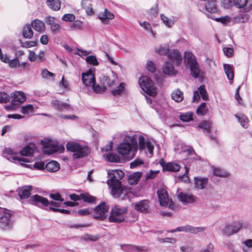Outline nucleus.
<instances>
[{"instance_id": "obj_1", "label": "nucleus", "mask_w": 252, "mask_h": 252, "mask_svg": "<svg viewBox=\"0 0 252 252\" xmlns=\"http://www.w3.org/2000/svg\"><path fill=\"white\" fill-rule=\"evenodd\" d=\"M110 179L107 183L111 189V194L115 198L125 200L128 198L130 189L122 186L121 180L124 177V172L121 170H112L108 172Z\"/></svg>"}, {"instance_id": "obj_2", "label": "nucleus", "mask_w": 252, "mask_h": 252, "mask_svg": "<svg viewBox=\"0 0 252 252\" xmlns=\"http://www.w3.org/2000/svg\"><path fill=\"white\" fill-rule=\"evenodd\" d=\"M137 149V142L134 134L126 135L124 138V142L119 144L118 147V153L122 155H128L129 159L134 158Z\"/></svg>"}, {"instance_id": "obj_3", "label": "nucleus", "mask_w": 252, "mask_h": 252, "mask_svg": "<svg viewBox=\"0 0 252 252\" xmlns=\"http://www.w3.org/2000/svg\"><path fill=\"white\" fill-rule=\"evenodd\" d=\"M127 208L126 207H121L115 205L111 210L108 220L110 222L119 223L126 221L127 219L126 215L127 213Z\"/></svg>"}, {"instance_id": "obj_4", "label": "nucleus", "mask_w": 252, "mask_h": 252, "mask_svg": "<svg viewBox=\"0 0 252 252\" xmlns=\"http://www.w3.org/2000/svg\"><path fill=\"white\" fill-rule=\"evenodd\" d=\"M66 149L68 151L73 153L74 158H80L87 156L89 151L88 147L76 142H69L66 144Z\"/></svg>"}, {"instance_id": "obj_5", "label": "nucleus", "mask_w": 252, "mask_h": 252, "mask_svg": "<svg viewBox=\"0 0 252 252\" xmlns=\"http://www.w3.org/2000/svg\"><path fill=\"white\" fill-rule=\"evenodd\" d=\"M184 62L189 65L191 75L195 78H198L199 74V64L193 54L186 52L184 54Z\"/></svg>"}, {"instance_id": "obj_6", "label": "nucleus", "mask_w": 252, "mask_h": 252, "mask_svg": "<svg viewBox=\"0 0 252 252\" xmlns=\"http://www.w3.org/2000/svg\"><path fill=\"white\" fill-rule=\"evenodd\" d=\"M138 83L141 89L146 94L151 96L156 95V88L153 81L149 77L147 76H142L140 78Z\"/></svg>"}, {"instance_id": "obj_7", "label": "nucleus", "mask_w": 252, "mask_h": 252, "mask_svg": "<svg viewBox=\"0 0 252 252\" xmlns=\"http://www.w3.org/2000/svg\"><path fill=\"white\" fill-rule=\"evenodd\" d=\"M109 206L105 202H101L94 209L93 217L98 220H103L107 217Z\"/></svg>"}, {"instance_id": "obj_8", "label": "nucleus", "mask_w": 252, "mask_h": 252, "mask_svg": "<svg viewBox=\"0 0 252 252\" xmlns=\"http://www.w3.org/2000/svg\"><path fill=\"white\" fill-rule=\"evenodd\" d=\"M157 194L159 201L160 205L161 206L168 207L170 209H174V204L172 201L169 199L168 194L164 189H160L157 191Z\"/></svg>"}, {"instance_id": "obj_9", "label": "nucleus", "mask_w": 252, "mask_h": 252, "mask_svg": "<svg viewBox=\"0 0 252 252\" xmlns=\"http://www.w3.org/2000/svg\"><path fill=\"white\" fill-rule=\"evenodd\" d=\"M43 152L46 155H51L58 151V143L50 139H44L41 141Z\"/></svg>"}, {"instance_id": "obj_10", "label": "nucleus", "mask_w": 252, "mask_h": 252, "mask_svg": "<svg viewBox=\"0 0 252 252\" xmlns=\"http://www.w3.org/2000/svg\"><path fill=\"white\" fill-rule=\"evenodd\" d=\"M243 226V223L241 221H234L231 223L226 225L221 230L223 235L230 236L237 233Z\"/></svg>"}, {"instance_id": "obj_11", "label": "nucleus", "mask_w": 252, "mask_h": 252, "mask_svg": "<svg viewBox=\"0 0 252 252\" xmlns=\"http://www.w3.org/2000/svg\"><path fill=\"white\" fill-rule=\"evenodd\" d=\"M12 214L10 211L4 210L0 217V227L2 229L7 230L11 228L13 222L11 219Z\"/></svg>"}, {"instance_id": "obj_12", "label": "nucleus", "mask_w": 252, "mask_h": 252, "mask_svg": "<svg viewBox=\"0 0 252 252\" xmlns=\"http://www.w3.org/2000/svg\"><path fill=\"white\" fill-rule=\"evenodd\" d=\"M26 100V96L22 92H15L13 94V97L12 101V104L7 105L5 108L7 110L14 109L13 105H19L23 103Z\"/></svg>"}, {"instance_id": "obj_13", "label": "nucleus", "mask_w": 252, "mask_h": 252, "mask_svg": "<svg viewBox=\"0 0 252 252\" xmlns=\"http://www.w3.org/2000/svg\"><path fill=\"white\" fill-rule=\"evenodd\" d=\"M82 80L86 86H91L95 82L94 76L92 70L89 69L85 73L82 74Z\"/></svg>"}, {"instance_id": "obj_14", "label": "nucleus", "mask_w": 252, "mask_h": 252, "mask_svg": "<svg viewBox=\"0 0 252 252\" xmlns=\"http://www.w3.org/2000/svg\"><path fill=\"white\" fill-rule=\"evenodd\" d=\"M200 96L204 100L208 99L207 91L205 88V86L201 85L198 89V90L194 92L193 96V101L197 102L200 99Z\"/></svg>"}, {"instance_id": "obj_15", "label": "nucleus", "mask_w": 252, "mask_h": 252, "mask_svg": "<svg viewBox=\"0 0 252 252\" xmlns=\"http://www.w3.org/2000/svg\"><path fill=\"white\" fill-rule=\"evenodd\" d=\"M178 198L184 205L193 203L195 202L196 198L192 194L184 192L179 193Z\"/></svg>"}, {"instance_id": "obj_16", "label": "nucleus", "mask_w": 252, "mask_h": 252, "mask_svg": "<svg viewBox=\"0 0 252 252\" xmlns=\"http://www.w3.org/2000/svg\"><path fill=\"white\" fill-rule=\"evenodd\" d=\"M159 163L162 166L163 171L177 172L180 168V166L179 164L174 162L165 163L163 159L160 160Z\"/></svg>"}, {"instance_id": "obj_17", "label": "nucleus", "mask_w": 252, "mask_h": 252, "mask_svg": "<svg viewBox=\"0 0 252 252\" xmlns=\"http://www.w3.org/2000/svg\"><path fill=\"white\" fill-rule=\"evenodd\" d=\"M29 201V203L32 205H38L40 203L44 206L49 205V201L46 198L38 194L32 196Z\"/></svg>"}, {"instance_id": "obj_18", "label": "nucleus", "mask_w": 252, "mask_h": 252, "mask_svg": "<svg viewBox=\"0 0 252 252\" xmlns=\"http://www.w3.org/2000/svg\"><path fill=\"white\" fill-rule=\"evenodd\" d=\"M116 79V74L113 71H112L109 75L104 76L101 81L105 86L107 85L109 87H112L114 84Z\"/></svg>"}, {"instance_id": "obj_19", "label": "nucleus", "mask_w": 252, "mask_h": 252, "mask_svg": "<svg viewBox=\"0 0 252 252\" xmlns=\"http://www.w3.org/2000/svg\"><path fill=\"white\" fill-rule=\"evenodd\" d=\"M168 56L172 62L179 65L182 61V57L177 50H173L168 54Z\"/></svg>"}, {"instance_id": "obj_20", "label": "nucleus", "mask_w": 252, "mask_h": 252, "mask_svg": "<svg viewBox=\"0 0 252 252\" xmlns=\"http://www.w3.org/2000/svg\"><path fill=\"white\" fill-rule=\"evenodd\" d=\"M114 18L113 14L109 11L107 9H105L103 13L99 15V18L101 22L105 24L108 23L109 20L113 19Z\"/></svg>"}, {"instance_id": "obj_21", "label": "nucleus", "mask_w": 252, "mask_h": 252, "mask_svg": "<svg viewBox=\"0 0 252 252\" xmlns=\"http://www.w3.org/2000/svg\"><path fill=\"white\" fill-rule=\"evenodd\" d=\"M135 209L141 213L148 212L149 204L147 200H143L137 202L135 205Z\"/></svg>"}, {"instance_id": "obj_22", "label": "nucleus", "mask_w": 252, "mask_h": 252, "mask_svg": "<svg viewBox=\"0 0 252 252\" xmlns=\"http://www.w3.org/2000/svg\"><path fill=\"white\" fill-rule=\"evenodd\" d=\"M31 25L33 29L38 32H44L46 28L44 23L38 19L32 21Z\"/></svg>"}, {"instance_id": "obj_23", "label": "nucleus", "mask_w": 252, "mask_h": 252, "mask_svg": "<svg viewBox=\"0 0 252 252\" xmlns=\"http://www.w3.org/2000/svg\"><path fill=\"white\" fill-rule=\"evenodd\" d=\"M32 189V187L31 186H25L21 188L18 192L20 198L22 199L28 198L31 195Z\"/></svg>"}, {"instance_id": "obj_24", "label": "nucleus", "mask_w": 252, "mask_h": 252, "mask_svg": "<svg viewBox=\"0 0 252 252\" xmlns=\"http://www.w3.org/2000/svg\"><path fill=\"white\" fill-rule=\"evenodd\" d=\"M195 187L198 189H203L207 185L208 179L207 178L194 177Z\"/></svg>"}, {"instance_id": "obj_25", "label": "nucleus", "mask_w": 252, "mask_h": 252, "mask_svg": "<svg viewBox=\"0 0 252 252\" xmlns=\"http://www.w3.org/2000/svg\"><path fill=\"white\" fill-rule=\"evenodd\" d=\"M142 175V172H136L129 175L128 177V184L130 185L137 184Z\"/></svg>"}, {"instance_id": "obj_26", "label": "nucleus", "mask_w": 252, "mask_h": 252, "mask_svg": "<svg viewBox=\"0 0 252 252\" xmlns=\"http://www.w3.org/2000/svg\"><path fill=\"white\" fill-rule=\"evenodd\" d=\"M47 6L54 11H58L61 8V1L59 0H46Z\"/></svg>"}, {"instance_id": "obj_27", "label": "nucleus", "mask_w": 252, "mask_h": 252, "mask_svg": "<svg viewBox=\"0 0 252 252\" xmlns=\"http://www.w3.org/2000/svg\"><path fill=\"white\" fill-rule=\"evenodd\" d=\"M162 71L164 74L169 75H173L176 73V71L174 69L173 65L168 62H165L163 64Z\"/></svg>"}, {"instance_id": "obj_28", "label": "nucleus", "mask_w": 252, "mask_h": 252, "mask_svg": "<svg viewBox=\"0 0 252 252\" xmlns=\"http://www.w3.org/2000/svg\"><path fill=\"white\" fill-rule=\"evenodd\" d=\"M82 7L86 11V13L91 15L94 13L92 7V2L90 0H83L81 2Z\"/></svg>"}, {"instance_id": "obj_29", "label": "nucleus", "mask_w": 252, "mask_h": 252, "mask_svg": "<svg viewBox=\"0 0 252 252\" xmlns=\"http://www.w3.org/2000/svg\"><path fill=\"white\" fill-rule=\"evenodd\" d=\"M45 168L48 172H55L59 170L60 164L56 161H51L45 165Z\"/></svg>"}, {"instance_id": "obj_30", "label": "nucleus", "mask_w": 252, "mask_h": 252, "mask_svg": "<svg viewBox=\"0 0 252 252\" xmlns=\"http://www.w3.org/2000/svg\"><path fill=\"white\" fill-rule=\"evenodd\" d=\"M33 31L32 29V26L30 24L26 25L23 29L22 34L26 38L31 39L33 36Z\"/></svg>"}, {"instance_id": "obj_31", "label": "nucleus", "mask_w": 252, "mask_h": 252, "mask_svg": "<svg viewBox=\"0 0 252 252\" xmlns=\"http://www.w3.org/2000/svg\"><path fill=\"white\" fill-rule=\"evenodd\" d=\"M52 104L55 108L59 111H63L64 109H67L69 107L67 104L57 100L53 101L52 102Z\"/></svg>"}, {"instance_id": "obj_32", "label": "nucleus", "mask_w": 252, "mask_h": 252, "mask_svg": "<svg viewBox=\"0 0 252 252\" xmlns=\"http://www.w3.org/2000/svg\"><path fill=\"white\" fill-rule=\"evenodd\" d=\"M103 157L106 160L110 162L117 163L120 161V157L116 154L112 153L105 154L103 155Z\"/></svg>"}, {"instance_id": "obj_33", "label": "nucleus", "mask_w": 252, "mask_h": 252, "mask_svg": "<svg viewBox=\"0 0 252 252\" xmlns=\"http://www.w3.org/2000/svg\"><path fill=\"white\" fill-rule=\"evenodd\" d=\"M213 173L215 176L221 178L227 177L229 175V173L226 171L217 167L213 168Z\"/></svg>"}, {"instance_id": "obj_34", "label": "nucleus", "mask_w": 252, "mask_h": 252, "mask_svg": "<svg viewBox=\"0 0 252 252\" xmlns=\"http://www.w3.org/2000/svg\"><path fill=\"white\" fill-rule=\"evenodd\" d=\"M171 97L176 102H181L184 98L183 94L180 90L177 89L172 92L171 94Z\"/></svg>"}, {"instance_id": "obj_35", "label": "nucleus", "mask_w": 252, "mask_h": 252, "mask_svg": "<svg viewBox=\"0 0 252 252\" xmlns=\"http://www.w3.org/2000/svg\"><path fill=\"white\" fill-rule=\"evenodd\" d=\"M224 70L225 73L229 80H231L234 77V72L232 67L231 65L227 64L223 65Z\"/></svg>"}, {"instance_id": "obj_36", "label": "nucleus", "mask_w": 252, "mask_h": 252, "mask_svg": "<svg viewBox=\"0 0 252 252\" xmlns=\"http://www.w3.org/2000/svg\"><path fill=\"white\" fill-rule=\"evenodd\" d=\"M34 145H32V147L29 146H26L20 151L21 155L24 156H32L34 152Z\"/></svg>"}, {"instance_id": "obj_37", "label": "nucleus", "mask_w": 252, "mask_h": 252, "mask_svg": "<svg viewBox=\"0 0 252 252\" xmlns=\"http://www.w3.org/2000/svg\"><path fill=\"white\" fill-rule=\"evenodd\" d=\"M205 229L203 227H193L190 225H186V232H189L192 234H197L199 232L204 231Z\"/></svg>"}, {"instance_id": "obj_38", "label": "nucleus", "mask_w": 252, "mask_h": 252, "mask_svg": "<svg viewBox=\"0 0 252 252\" xmlns=\"http://www.w3.org/2000/svg\"><path fill=\"white\" fill-rule=\"evenodd\" d=\"M210 126L211 124L209 122L204 121L199 123L198 127L203 129V132L209 133L210 130Z\"/></svg>"}, {"instance_id": "obj_39", "label": "nucleus", "mask_w": 252, "mask_h": 252, "mask_svg": "<svg viewBox=\"0 0 252 252\" xmlns=\"http://www.w3.org/2000/svg\"><path fill=\"white\" fill-rule=\"evenodd\" d=\"M81 199L85 202L92 203L95 200V197L90 195L89 193H81Z\"/></svg>"}, {"instance_id": "obj_40", "label": "nucleus", "mask_w": 252, "mask_h": 252, "mask_svg": "<svg viewBox=\"0 0 252 252\" xmlns=\"http://www.w3.org/2000/svg\"><path fill=\"white\" fill-rule=\"evenodd\" d=\"M70 28L73 31L81 30L83 29L82 22L80 20H74L70 26Z\"/></svg>"}, {"instance_id": "obj_41", "label": "nucleus", "mask_w": 252, "mask_h": 252, "mask_svg": "<svg viewBox=\"0 0 252 252\" xmlns=\"http://www.w3.org/2000/svg\"><path fill=\"white\" fill-rule=\"evenodd\" d=\"M156 52L160 55H168L169 48L167 45L160 46L155 49Z\"/></svg>"}, {"instance_id": "obj_42", "label": "nucleus", "mask_w": 252, "mask_h": 252, "mask_svg": "<svg viewBox=\"0 0 252 252\" xmlns=\"http://www.w3.org/2000/svg\"><path fill=\"white\" fill-rule=\"evenodd\" d=\"M125 84L124 83H120L117 89L112 90V93L114 95L121 94L125 90Z\"/></svg>"}, {"instance_id": "obj_43", "label": "nucleus", "mask_w": 252, "mask_h": 252, "mask_svg": "<svg viewBox=\"0 0 252 252\" xmlns=\"http://www.w3.org/2000/svg\"><path fill=\"white\" fill-rule=\"evenodd\" d=\"M19 41L21 43L22 47L27 48L34 47L37 45L36 41H26L23 42L21 39H20Z\"/></svg>"}, {"instance_id": "obj_44", "label": "nucleus", "mask_w": 252, "mask_h": 252, "mask_svg": "<svg viewBox=\"0 0 252 252\" xmlns=\"http://www.w3.org/2000/svg\"><path fill=\"white\" fill-rule=\"evenodd\" d=\"M34 111L33 107L31 104H28L24 106L21 108V112L24 114H29L33 113Z\"/></svg>"}, {"instance_id": "obj_45", "label": "nucleus", "mask_w": 252, "mask_h": 252, "mask_svg": "<svg viewBox=\"0 0 252 252\" xmlns=\"http://www.w3.org/2000/svg\"><path fill=\"white\" fill-rule=\"evenodd\" d=\"M181 120L183 122H188L191 121L192 118V113L191 112H188L184 113L180 116Z\"/></svg>"}, {"instance_id": "obj_46", "label": "nucleus", "mask_w": 252, "mask_h": 252, "mask_svg": "<svg viewBox=\"0 0 252 252\" xmlns=\"http://www.w3.org/2000/svg\"><path fill=\"white\" fill-rule=\"evenodd\" d=\"M75 19V16L71 13L65 14L62 17V20L63 21L68 22H73Z\"/></svg>"}, {"instance_id": "obj_47", "label": "nucleus", "mask_w": 252, "mask_h": 252, "mask_svg": "<svg viewBox=\"0 0 252 252\" xmlns=\"http://www.w3.org/2000/svg\"><path fill=\"white\" fill-rule=\"evenodd\" d=\"M236 117L238 119L239 123L241 126L245 128H247L248 126V120L245 116L239 117L237 115H235Z\"/></svg>"}, {"instance_id": "obj_48", "label": "nucleus", "mask_w": 252, "mask_h": 252, "mask_svg": "<svg viewBox=\"0 0 252 252\" xmlns=\"http://www.w3.org/2000/svg\"><path fill=\"white\" fill-rule=\"evenodd\" d=\"M91 86L92 87L93 91L96 93H102L104 92L106 89V86H105L104 85L103 86H100L99 85H95L94 83V85H93Z\"/></svg>"}, {"instance_id": "obj_49", "label": "nucleus", "mask_w": 252, "mask_h": 252, "mask_svg": "<svg viewBox=\"0 0 252 252\" xmlns=\"http://www.w3.org/2000/svg\"><path fill=\"white\" fill-rule=\"evenodd\" d=\"M161 18L164 24L168 27H171L174 24L172 20L168 18L163 14H161Z\"/></svg>"}, {"instance_id": "obj_50", "label": "nucleus", "mask_w": 252, "mask_h": 252, "mask_svg": "<svg viewBox=\"0 0 252 252\" xmlns=\"http://www.w3.org/2000/svg\"><path fill=\"white\" fill-rule=\"evenodd\" d=\"M86 60L88 63L91 65H97L98 64V62L96 57L94 56L91 55L87 57Z\"/></svg>"}, {"instance_id": "obj_51", "label": "nucleus", "mask_w": 252, "mask_h": 252, "mask_svg": "<svg viewBox=\"0 0 252 252\" xmlns=\"http://www.w3.org/2000/svg\"><path fill=\"white\" fill-rule=\"evenodd\" d=\"M207 111L206 105L205 102L202 103L196 110L197 114L204 115Z\"/></svg>"}, {"instance_id": "obj_52", "label": "nucleus", "mask_w": 252, "mask_h": 252, "mask_svg": "<svg viewBox=\"0 0 252 252\" xmlns=\"http://www.w3.org/2000/svg\"><path fill=\"white\" fill-rule=\"evenodd\" d=\"M141 27L143 28L145 30L150 32L151 34L154 36V33L152 30L150 24L146 22H139Z\"/></svg>"}, {"instance_id": "obj_53", "label": "nucleus", "mask_w": 252, "mask_h": 252, "mask_svg": "<svg viewBox=\"0 0 252 252\" xmlns=\"http://www.w3.org/2000/svg\"><path fill=\"white\" fill-rule=\"evenodd\" d=\"M248 0H234V4L238 8H242L246 6Z\"/></svg>"}, {"instance_id": "obj_54", "label": "nucleus", "mask_w": 252, "mask_h": 252, "mask_svg": "<svg viewBox=\"0 0 252 252\" xmlns=\"http://www.w3.org/2000/svg\"><path fill=\"white\" fill-rule=\"evenodd\" d=\"M146 68L149 71L154 73L156 71V67L155 64L152 61H149L146 64Z\"/></svg>"}, {"instance_id": "obj_55", "label": "nucleus", "mask_w": 252, "mask_h": 252, "mask_svg": "<svg viewBox=\"0 0 252 252\" xmlns=\"http://www.w3.org/2000/svg\"><path fill=\"white\" fill-rule=\"evenodd\" d=\"M41 75L43 78L47 79L50 77L53 78L55 76L54 74L49 71L46 69H44L42 71Z\"/></svg>"}, {"instance_id": "obj_56", "label": "nucleus", "mask_w": 252, "mask_h": 252, "mask_svg": "<svg viewBox=\"0 0 252 252\" xmlns=\"http://www.w3.org/2000/svg\"><path fill=\"white\" fill-rule=\"evenodd\" d=\"M9 100V97L8 95L4 93L0 92V103H6Z\"/></svg>"}, {"instance_id": "obj_57", "label": "nucleus", "mask_w": 252, "mask_h": 252, "mask_svg": "<svg viewBox=\"0 0 252 252\" xmlns=\"http://www.w3.org/2000/svg\"><path fill=\"white\" fill-rule=\"evenodd\" d=\"M45 22L51 27L56 23L55 18L50 16H47L45 18Z\"/></svg>"}, {"instance_id": "obj_58", "label": "nucleus", "mask_w": 252, "mask_h": 252, "mask_svg": "<svg viewBox=\"0 0 252 252\" xmlns=\"http://www.w3.org/2000/svg\"><path fill=\"white\" fill-rule=\"evenodd\" d=\"M122 250L126 252H133V246L131 245H121Z\"/></svg>"}, {"instance_id": "obj_59", "label": "nucleus", "mask_w": 252, "mask_h": 252, "mask_svg": "<svg viewBox=\"0 0 252 252\" xmlns=\"http://www.w3.org/2000/svg\"><path fill=\"white\" fill-rule=\"evenodd\" d=\"M60 25L59 24L55 23L50 27L51 31L53 33H59L60 32Z\"/></svg>"}, {"instance_id": "obj_60", "label": "nucleus", "mask_w": 252, "mask_h": 252, "mask_svg": "<svg viewBox=\"0 0 252 252\" xmlns=\"http://www.w3.org/2000/svg\"><path fill=\"white\" fill-rule=\"evenodd\" d=\"M139 147L140 150H144L146 145L145 143V138L143 136H140L138 140Z\"/></svg>"}, {"instance_id": "obj_61", "label": "nucleus", "mask_w": 252, "mask_h": 252, "mask_svg": "<svg viewBox=\"0 0 252 252\" xmlns=\"http://www.w3.org/2000/svg\"><path fill=\"white\" fill-rule=\"evenodd\" d=\"M50 197L53 200L56 201H60V202H63L64 199L61 197L59 193L55 194L51 193Z\"/></svg>"}, {"instance_id": "obj_62", "label": "nucleus", "mask_w": 252, "mask_h": 252, "mask_svg": "<svg viewBox=\"0 0 252 252\" xmlns=\"http://www.w3.org/2000/svg\"><path fill=\"white\" fill-rule=\"evenodd\" d=\"M223 51L226 56L230 57L232 55L234 51L232 48L224 47L223 49Z\"/></svg>"}, {"instance_id": "obj_63", "label": "nucleus", "mask_w": 252, "mask_h": 252, "mask_svg": "<svg viewBox=\"0 0 252 252\" xmlns=\"http://www.w3.org/2000/svg\"><path fill=\"white\" fill-rule=\"evenodd\" d=\"M221 2L225 7H228L233 5L234 0H221Z\"/></svg>"}, {"instance_id": "obj_64", "label": "nucleus", "mask_w": 252, "mask_h": 252, "mask_svg": "<svg viewBox=\"0 0 252 252\" xmlns=\"http://www.w3.org/2000/svg\"><path fill=\"white\" fill-rule=\"evenodd\" d=\"M34 168L39 170L44 169L45 168V164L43 162L40 161L35 163L33 166Z\"/></svg>"}]
</instances>
